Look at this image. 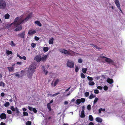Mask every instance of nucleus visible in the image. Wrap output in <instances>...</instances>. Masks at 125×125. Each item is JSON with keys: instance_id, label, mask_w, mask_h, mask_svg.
Listing matches in <instances>:
<instances>
[{"instance_id": "1", "label": "nucleus", "mask_w": 125, "mask_h": 125, "mask_svg": "<svg viewBox=\"0 0 125 125\" xmlns=\"http://www.w3.org/2000/svg\"><path fill=\"white\" fill-rule=\"evenodd\" d=\"M32 14L31 13H30L28 16L24 20L20 19L19 20V17L16 18L15 19V22L14 23V25L16 27V28L14 30V31H16L21 30L22 29V27L21 25H20L19 27L18 26L23 22H26L31 17Z\"/></svg>"}, {"instance_id": "2", "label": "nucleus", "mask_w": 125, "mask_h": 125, "mask_svg": "<svg viewBox=\"0 0 125 125\" xmlns=\"http://www.w3.org/2000/svg\"><path fill=\"white\" fill-rule=\"evenodd\" d=\"M32 14L31 13H30L28 16L24 20L20 19L19 20V17L16 18L15 19V22L14 23V25L16 27V28L14 30V31H16L21 30L22 29V27L21 25H20L19 27L18 26L23 22H26L31 17Z\"/></svg>"}, {"instance_id": "3", "label": "nucleus", "mask_w": 125, "mask_h": 125, "mask_svg": "<svg viewBox=\"0 0 125 125\" xmlns=\"http://www.w3.org/2000/svg\"><path fill=\"white\" fill-rule=\"evenodd\" d=\"M35 68L34 65H31L29 67L27 71V74L29 78H31L33 73L35 72Z\"/></svg>"}, {"instance_id": "4", "label": "nucleus", "mask_w": 125, "mask_h": 125, "mask_svg": "<svg viewBox=\"0 0 125 125\" xmlns=\"http://www.w3.org/2000/svg\"><path fill=\"white\" fill-rule=\"evenodd\" d=\"M66 65L67 66L70 68H73L74 67V62L71 60H68L66 63Z\"/></svg>"}, {"instance_id": "5", "label": "nucleus", "mask_w": 125, "mask_h": 125, "mask_svg": "<svg viewBox=\"0 0 125 125\" xmlns=\"http://www.w3.org/2000/svg\"><path fill=\"white\" fill-rule=\"evenodd\" d=\"M6 6L5 2L4 0H0V9H3Z\"/></svg>"}, {"instance_id": "6", "label": "nucleus", "mask_w": 125, "mask_h": 125, "mask_svg": "<svg viewBox=\"0 0 125 125\" xmlns=\"http://www.w3.org/2000/svg\"><path fill=\"white\" fill-rule=\"evenodd\" d=\"M59 50L60 52L64 54L68 55L70 54L69 52L64 49H59Z\"/></svg>"}, {"instance_id": "7", "label": "nucleus", "mask_w": 125, "mask_h": 125, "mask_svg": "<svg viewBox=\"0 0 125 125\" xmlns=\"http://www.w3.org/2000/svg\"><path fill=\"white\" fill-rule=\"evenodd\" d=\"M114 2L117 7L121 11L122 10L120 7V4L119 1L118 0H115Z\"/></svg>"}, {"instance_id": "8", "label": "nucleus", "mask_w": 125, "mask_h": 125, "mask_svg": "<svg viewBox=\"0 0 125 125\" xmlns=\"http://www.w3.org/2000/svg\"><path fill=\"white\" fill-rule=\"evenodd\" d=\"M41 56L39 55H37L34 57V60L37 62H39L41 61Z\"/></svg>"}, {"instance_id": "9", "label": "nucleus", "mask_w": 125, "mask_h": 125, "mask_svg": "<svg viewBox=\"0 0 125 125\" xmlns=\"http://www.w3.org/2000/svg\"><path fill=\"white\" fill-rule=\"evenodd\" d=\"M0 118L2 119H5L6 118V115L5 114L2 113L0 114Z\"/></svg>"}, {"instance_id": "10", "label": "nucleus", "mask_w": 125, "mask_h": 125, "mask_svg": "<svg viewBox=\"0 0 125 125\" xmlns=\"http://www.w3.org/2000/svg\"><path fill=\"white\" fill-rule=\"evenodd\" d=\"M25 31H24L22 33L19 34L18 36V37L21 38H23L24 37L25 34Z\"/></svg>"}, {"instance_id": "11", "label": "nucleus", "mask_w": 125, "mask_h": 125, "mask_svg": "<svg viewBox=\"0 0 125 125\" xmlns=\"http://www.w3.org/2000/svg\"><path fill=\"white\" fill-rule=\"evenodd\" d=\"M36 32L35 30H30L29 31L28 34L30 35H33Z\"/></svg>"}, {"instance_id": "12", "label": "nucleus", "mask_w": 125, "mask_h": 125, "mask_svg": "<svg viewBox=\"0 0 125 125\" xmlns=\"http://www.w3.org/2000/svg\"><path fill=\"white\" fill-rule=\"evenodd\" d=\"M113 65L116 66L115 63L112 60L110 59V65Z\"/></svg>"}, {"instance_id": "13", "label": "nucleus", "mask_w": 125, "mask_h": 125, "mask_svg": "<svg viewBox=\"0 0 125 125\" xmlns=\"http://www.w3.org/2000/svg\"><path fill=\"white\" fill-rule=\"evenodd\" d=\"M47 55H46L43 57H42L41 58V61L44 62L46 61L47 58Z\"/></svg>"}, {"instance_id": "14", "label": "nucleus", "mask_w": 125, "mask_h": 125, "mask_svg": "<svg viewBox=\"0 0 125 125\" xmlns=\"http://www.w3.org/2000/svg\"><path fill=\"white\" fill-rule=\"evenodd\" d=\"M42 70L43 73H45V74L46 75L48 73V71H46V72L45 70V69L44 66H43L42 67Z\"/></svg>"}, {"instance_id": "15", "label": "nucleus", "mask_w": 125, "mask_h": 125, "mask_svg": "<svg viewBox=\"0 0 125 125\" xmlns=\"http://www.w3.org/2000/svg\"><path fill=\"white\" fill-rule=\"evenodd\" d=\"M96 120L98 122L101 123L102 122V119L97 117L96 118Z\"/></svg>"}, {"instance_id": "16", "label": "nucleus", "mask_w": 125, "mask_h": 125, "mask_svg": "<svg viewBox=\"0 0 125 125\" xmlns=\"http://www.w3.org/2000/svg\"><path fill=\"white\" fill-rule=\"evenodd\" d=\"M81 102V100L80 99H78L76 100L75 103L76 104L78 105Z\"/></svg>"}, {"instance_id": "17", "label": "nucleus", "mask_w": 125, "mask_h": 125, "mask_svg": "<svg viewBox=\"0 0 125 125\" xmlns=\"http://www.w3.org/2000/svg\"><path fill=\"white\" fill-rule=\"evenodd\" d=\"M54 39L53 38H52L50 39L49 41V42L50 44H53Z\"/></svg>"}, {"instance_id": "18", "label": "nucleus", "mask_w": 125, "mask_h": 125, "mask_svg": "<svg viewBox=\"0 0 125 125\" xmlns=\"http://www.w3.org/2000/svg\"><path fill=\"white\" fill-rule=\"evenodd\" d=\"M35 23L39 26L41 27L42 26V24L40 21H36L35 22Z\"/></svg>"}, {"instance_id": "19", "label": "nucleus", "mask_w": 125, "mask_h": 125, "mask_svg": "<svg viewBox=\"0 0 125 125\" xmlns=\"http://www.w3.org/2000/svg\"><path fill=\"white\" fill-rule=\"evenodd\" d=\"M7 68L10 72H12L14 70V68L13 67H8Z\"/></svg>"}, {"instance_id": "20", "label": "nucleus", "mask_w": 125, "mask_h": 125, "mask_svg": "<svg viewBox=\"0 0 125 125\" xmlns=\"http://www.w3.org/2000/svg\"><path fill=\"white\" fill-rule=\"evenodd\" d=\"M85 115L84 114V111H83V112L81 111L80 117L82 118H83L85 117Z\"/></svg>"}, {"instance_id": "21", "label": "nucleus", "mask_w": 125, "mask_h": 125, "mask_svg": "<svg viewBox=\"0 0 125 125\" xmlns=\"http://www.w3.org/2000/svg\"><path fill=\"white\" fill-rule=\"evenodd\" d=\"M100 57L101 58H106L105 60V61L106 62H109V60L108 58H106V57L104 56H100Z\"/></svg>"}, {"instance_id": "22", "label": "nucleus", "mask_w": 125, "mask_h": 125, "mask_svg": "<svg viewBox=\"0 0 125 125\" xmlns=\"http://www.w3.org/2000/svg\"><path fill=\"white\" fill-rule=\"evenodd\" d=\"M15 76L18 78H20L22 77L23 75V73L21 75L18 74V73H16L15 74Z\"/></svg>"}, {"instance_id": "23", "label": "nucleus", "mask_w": 125, "mask_h": 125, "mask_svg": "<svg viewBox=\"0 0 125 125\" xmlns=\"http://www.w3.org/2000/svg\"><path fill=\"white\" fill-rule=\"evenodd\" d=\"M113 80L112 79L110 78V87H112L113 86V85H111L110 84H111L112 85V84L113 83Z\"/></svg>"}, {"instance_id": "24", "label": "nucleus", "mask_w": 125, "mask_h": 125, "mask_svg": "<svg viewBox=\"0 0 125 125\" xmlns=\"http://www.w3.org/2000/svg\"><path fill=\"white\" fill-rule=\"evenodd\" d=\"M87 70V69L86 68H83L82 69V71L83 73H85Z\"/></svg>"}, {"instance_id": "25", "label": "nucleus", "mask_w": 125, "mask_h": 125, "mask_svg": "<svg viewBox=\"0 0 125 125\" xmlns=\"http://www.w3.org/2000/svg\"><path fill=\"white\" fill-rule=\"evenodd\" d=\"M91 45H92L93 46H94V47H95V48L99 50V49H101V48H100L98 46L96 45H94L93 44H91Z\"/></svg>"}, {"instance_id": "26", "label": "nucleus", "mask_w": 125, "mask_h": 125, "mask_svg": "<svg viewBox=\"0 0 125 125\" xmlns=\"http://www.w3.org/2000/svg\"><path fill=\"white\" fill-rule=\"evenodd\" d=\"M59 81V80L58 79H56L55 80V82H54V87H55L56 86V85H57V84L58 83Z\"/></svg>"}, {"instance_id": "27", "label": "nucleus", "mask_w": 125, "mask_h": 125, "mask_svg": "<svg viewBox=\"0 0 125 125\" xmlns=\"http://www.w3.org/2000/svg\"><path fill=\"white\" fill-rule=\"evenodd\" d=\"M95 96L93 95V94H92L89 97V98L90 99H91L92 98L95 97Z\"/></svg>"}, {"instance_id": "28", "label": "nucleus", "mask_w": 125, "mask_h": 125, "mask_svg": "<svg viewBox=\"0 0 125 125\" xmlns=\"http://www.w3.org/2000/svg\"><path fill=\"white\" fill-rule=\"evenodd\" d=\"M88 84L90 85H93L95 84V83L94 82L90 81Z\"/></svg>"}, {"instance_id": "29", "label": "nucleus", "mask_w": 125, "mask_h": 125, "mask_svg": "<svg viewBox=\"0 0 125 125\" xmlns=\"http://www.w3.org/2000/svg\"><path fill=\"white\" fill-rule=\"evenodd\" d=\"M89 119L91 121H92L93 120V118L91 115H90L89 117Z\"/></svg>"}, {"instance_id": "30", "label": "nucleus", "mask_w": 125, "mask_h": 125, "mask_svg": "<svg viewBox=\"0 0 125 125\" xmlns=\"http://www.w3.org/2000/svg\"><path fill=\"white\" fill-rule=\"evenodd\" d=\"M5 18L6 19H8L9 18L10 15L8 13L6 14L5 15Z\"/></svg>"}, {"instance_id": "31", "label": "nucleus", "mask_w": 125, "mask_h": 125, "mask_svg": "<svg viewBox=\"0 0 125 125\" xmlns=\"http://www.w3.org/2000/svg\"><path fill=\"white\" fill-rule=\"evenodd\" d=\"M6 53L8 55L11 54H12V52L9 50H6Z\"/></svg>"}, {"instance_id": "32", "label": "nucleus", "mask_w": 125, "mask_h": 125, "mask_svg": "<svg viewBox=\"0 0 125 125\" xmlns=\"http://www.w3.org/2000/svg\"><path fill=\"white\" fill-rule=\"evenodd\" d=\"M48 47H44L43 48V50L45 52H46L48 50Z\"/></svg>"}, {"instance_id": "33", "label": "nucleus", "mask_w": 125, "mask_h": 125, "mask_svg": "<svg viewBox=\"0 0 125 125\" xmlns=\"http://www.w3.org/2000/svg\"><path fill=\"white\" fill-rule=\"evenodd\" d=\"M15 21H14V22H13V23H11L10 24L7 25V28H10V27L11 26V25L13 24L14 25V23H15Z\"/></svg>"}, {"instance_id": "34", "label": "nucleus", "mask_w": 125, "mask_h": 125, "mask_svg": "<svg viewBox=\"0 0 125 125\" xmlns=\"http://www.w3.org/2000/svg\"><path fill=\"white\" fill-rule=\"evenodd\" d=\"M47 107L49 110L50 111L51 110V107L50 106V103H48L47 104Z\"/></svg>"}, {"instance_id": "35", "label": "nucleus", "mask_w": 125, "mask_h": 125, "mask_svg": "<svg viewBox=\"0 0 125 125\" xmlns=\"http://www.w3.org/2000/svg\"><path fill=\"white\" fill-rule=\"evenodd\" d=\"M10 105V103L9 102H7L4 104V105L5 107H7Z\"/></svg>"}, {"instance_id": "36", "label": "nucleus", "mask_w": 125, "mask_h": 125, "mask_svg": "<svg viewBox=\"0 0 125 125\" xmlns=\"http://www.w3.org/2000/svg\"><path fill=\"white\" fill-rule=\"evenodd\" d=\"M23 114L24 116H27L28 115V113L26 112H23Z\"/></svg>"}, {"instance_id": "37", "label": "nucleus", "mask_w": 125, "mask_h": 125, "mask_svg": "<svg viewBox=\"0 0 125 125\" xmlns=\"http://www.w3.org/2000/svg\"><path fill=\"white\" fill-rule=\"evenodd\" d=\"M5 83L3 82H1L0 83V86H2L3 87L5 86Z\"/></svg>"}, {"instance_id": "38", "label": "nucleus", "mask_w": 125, "mask_h": 125, "mask_svg": "<svg viewBox=\"0 0 125 125\" xmlns=\"http://www.w3.org/2000/svg\"><path fill=\"white\" fill-rule=\"evenodd\" d=\"M98 99L97 97L95 98V99L94 101V104H95L98 101Z\"/></svg>"}, {"instance_id": "39", "label": "nucleus", "mask_w": 125, "mask_h": 125, "mask_svg": "<svg viewBox=\"0 0 125 125\" xmlns=\"http://www.w3.org/2000/svg\"><path fill=\"white\" fill-rule=\"evenodd\" d=\"M10 109L13 111H15V108H14L13 106H11L10 107Z\"/></svg>"}, {"instance_id": "40", "label": "nucleus", "mask_w": 125, "mask_h": 125, "mask_svg": "<svg viewBox=\"0 0 125 125\" xmlns=\"http://www.w3.org/2000/svg\"><path fill=\"white\" fill-rule=\"evenodd\" d=\"M78 62L79 63H82L83 62V60L81 58H80L78 59Z\"/></svg>"}, {"instance_id": "41", "label": "nucleus", "mask_w": 125, "mask_h": 125, "mask_svg": "<svg viewBox=\"0 0 125 125\" xmlns=\"http://www.w3.org/2000/svg\"><path fill=\"white\" fill-rule=\"evenodd\" d=\"M31 122L28 121L26 123V125H31Z\"/></svg>"}, {"instance_id": "42", "label": "nucleus", "mask_w": 125, "mask_h": 125, "mask_svg": "<svg viewBox=\"0 0 125 125\" xmlns=\"http://www.w3.org/2000/svg\"><path fill=\"white\" fill-rule=\"evenodd\" d=\"M104 90L106 91L108 89V87L106 85H105L104 87Z\"/></svg>"}, {"instance_id": "43", "label": "nucleus", "mask_w": 125, "mask_h": 125, "mask_svg": "<svg viewBox=\"0 0 125 125\" xmlns=\"http://www.w3.org/2000/svg\"><path fill=\"white\" fill-rule=\"evenodd\" d=\"M89 93L88 92H86L85 93V95L86 97H87L89 95Z\"/></svg>"}, {"instance_id": "44", "label": "nucleus", "mask_w": 125, "mask_h": 125, "mask_svg": "<svg viewBox=\"0 0 125 125\" xmlns=\"http://www.w3.org/2000/svg\"><path fill=\"white\" fill-rule=\"evenodd\" d=\"M81 77L82 78H84L85 77V76L83 73H81Z\"/></svg>"}, {"instance_id": "45", "label": "nucleus", "mask_w": 125, "mask_h": 125, "mask_svg": "<svg viewBox=\"0 0 125 125\" xmlns=\"http://www.w3.org/2000/svg\"><path fill=\"white\" fill-rule=\"evenodd\" d=\"M11 43L10 44V45L12 47L14 46H15V44L14 43L13 41H11Z\"/></svg>"}, {"instance_id": "46", "label": "nucleus", "mask_w": 125, "mask_h": 125, "mask_svg": "<svg viewBox=\"0 0 125 125\" xmlns=\"http://www.w3.org/2000/svg\"><path fill=\"white\" fill-rule=\"evenodd\" d=\"M88 79L90 81H92L93 80V78L89 76H88L87 77Z\"/></svg>"}, {"instance_id": "47", "label": "nucleus", "mask_w": 125, "mask_h": 125, "mask_svg": "<svg viewBox=\"0 0 125 125\" xmlns=\"http://www.w3.org/2000/svg\"><path fill=\"white\" fill-rule=\"evenodd\" d=\"M87 108L88 110H90L91 109V106L90 104L88 105L87 107Z\"/></svg>"}, {"instance_id": "48", "label": "nucleus", "mask_w": 125, "mask_h": 125, "mask_svg": "<svg viewBox=\"0 0 125 125\" xmlns=\"http://www.w3.org/2000/svg\"><path fill=\"white\" fill-rule=\"evenodd\" d=\"M80 100H81V102L82 103H84L85 101V99L84 98H82Z\"/></svg>"}, {"instance_id": "49", "label": "nucleus", "mask_w": 125, "mask_h": 125, "mask_svg": "<svg viewBox=\"0 0 125 125\" xmlns=\"http://www.w3.org/2000/svg\"><path fill=\"white\" fill-rule=\"evenodd\" d=\"M32 111L33 112L35 113H36L37 112V110L35 108H33Z\"/></svg>"}, {"instance_id": "50", "label": "nucleus", "mask_w": 125, "mask_h": 125, "mask_svg": "<svg viewBox=\"0 0 125 125\" xmlns=\"http://www.w3.org/2000/svg\"><path fill=\"white\" fill-rule=\"evenodd\" d=\"M15 111L18 114L19 113V111L18 108L16 107Z\"/></svg>"}, {"instance_id": "51", "label": "nucleus", "mask_w": 125, "mask_h": 125, "mask_svg": "<svg viewBox=\"0 0 125 125\" xmlns=\"http://www.w3.org/2000/svg\"><path fill=\"white\" fill-rule=\"evenodd\" d=\"M94 93L96 94H98L99 93V91L97 90H94Z\"/></svg>"}, {"instance_id": "52", "label": "nucleus", "mask_w": 125, "mask_h": 125, "mask_svg": "<svg viewBox=\"0 0 125 125\" xmlns=\"http://www.w3.org/2000/svg\"><path fill=\"white\" fill-rule=\"evenodd\" d=\"M34 39L38 41L39 39V38L36 36H35L34 37Z\"/></svg>"}, {"instance_id": "53", "label": "nucleus", "mask_w": 125, "mask_h": 125, "mask_svg": "<svg viewBox=\"0 0 125 125\" xmlns=\"http://www.w3.org/2000/svg\"><path fill=\"white\" fill-rule=\"evenodd\" d=\"M97 88L98 89L100 90H102L103 89V87H102L100 86H98L97 87Z\"/></svg>"}, {"instance_id": "54", "label": "nucleus", "mask_w": 125, "mask_h": 125, "mask_svg": "<svg viewBox=\"0 0 125 125\" xmlns=\"http://www.w3.org/2000/svg\"><path fill=\"white\" fill-rule=\"evenodd\" d=\"M7 112L9 114H11L12 113L11 111L10 110H7Z\"/></svg>"}, {"instance_id": "55", "label": "nucleus", "mask_w": 125, "mask_h": 125, "mask_svg": "<svg viewBox=\"0 0 125 125\" xmlns=\"http://www.w3.org/2000/svg\"><path fill=\"white\" fill-rule=\"evenodd\" d=\"M59 92H58L56 93L55 94H53L52 95V96H55L57 95H58L60 94Z\"/></svg>"}, {"instance_id": "56", "label": "nucleus", "mask_w": 125, "mask_h": 125, "mask_svg": "<svg viewBox=\"0 0 125 125\" xmlns=\"http://www.w3.org/2000/svg\"><path fill=\"white\" fill-rule=\"evenodd\" d=\"M35 46L36 44L35 43H32L31 44V46L33 48H34L35 47Z\"/></svg>"}, {"instance_id": "57", "label": "nucleus", "mask_w": 125, "mask_h": 125, "mask_svg": "<svg viewBox=\"0 0 125 125\" xmlns=\"http://www.w3.org/2000/svg\"><path fill=\"white\" fill-rule=\"evenodd\" d=\"M78 70L79 69L78 67H76L75 69V71L76 72H77L78 71Z\"/></svg>"}, {"instance_id": "58", "label": "nucleus", "mask_w": 125, "mask_h": 125, "mask_svg": "<svg viewBox=\"0 0 125 125\" xmlns=\"http://www.w3.org/2000/svg\"><path fill=\"white\" fill-rule=\"evenodd\" d=\"M85 109V107L84 106H82V111L83 112V111H84V109Z\"/></svg>"}, {"instance_id": "59", "label": "nucleus", "mask_w": 125, "mask_h": 125, "mask_svg": "<svg viewBox=\"0 0 125 125\" xmlns=\"http://www.w3.org/2000/svg\"><path fill=\"white\" fill-rule=\"evenodd\" d=\"M28 107L30 111H31L32 109L33 108L32 107H31L30 106H28Z\"/></svg>"}, {"instance_id": "60", "label": "nucleus", "mask_w": 125, "mask_h": 125, "mask_svg": "<svg viewBox=\"0 0 125 125\" xmlns=\"http://www.w3.org/2000/svg\"><path fill=\"white\" fill-rule=\"evenodd\" d=\"M48 94L47 96H52V95L51 94H50V92H48Z\"/></svg>"}, {"instance_id": "61", "label": "nucleus", "mask_w": 125, "mask_h": 125, "mask_svg": "<svg viewBox=\"0 0 125 125\" xmlns=\"http://www.w3.org/2000/svg\"><path fill=\"white\" fill-rule=\"evenodd\" d=\"M5 94L3 93H2L1 94V96L2 97H3L4 96Z\"/></svg>"}, {"instance_id": "62", "label": "nucleus", "mask_w": 125, "mask_h": 125, "mask_svg": "<svg viewBox=\"0 0 125 125\" xmlns=\"http://www.w3.org/2000/svg\"><path fill=\"white\" fill-rule=\"evenodd\" d=\"M17 56L18 57H19L20 59H22V57H21V56H20L19 55L17 54Z\"/></svg>"}, {"instance_id": "63", "label": "nucleus", "mask_w": 125, "mask_h": 125, "mask_svg": "<svg viewBox=\"0 0 125 125\" xmlns=\"http://www.w3.org/2000/svg\"><path fill=\"white\" fill-rule=\"evenodd\" d=\"M103 109L102 108L100 109L99 110V113H101V112L102 110Z\"/></svg>"}, {"instance_id": "64", "label": "nucleus", "mask_w": 125, "mask_h": 125, "mask_svg": "<svg viewBox=\"0 0 125 125\" xmlns=\"http://www.w3.org/2000/svg\"><path fill=\"white\" fill-rule=\"evenodd\" d=\"M88 125H94L93 123L92 122H90L89 124Z\"/></svg>"}]
</instances>
